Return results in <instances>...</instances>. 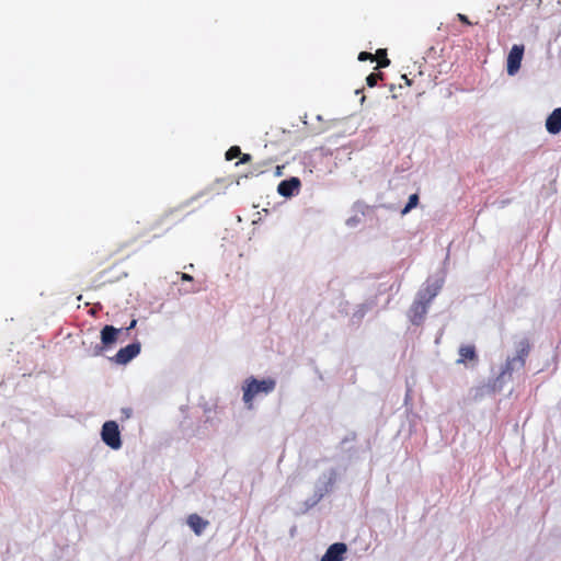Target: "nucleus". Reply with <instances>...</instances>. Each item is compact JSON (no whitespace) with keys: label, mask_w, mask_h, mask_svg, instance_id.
<instances>
[{"label":"nucleus","mask_w":561,"mask_h":561,"mask_svg":"<svg viewBox=\"0 0 561 561\" xmlns=\"http://www.w3.org/2000/svg\"><path fill=\"white\" fill-rule=\"evenodd\" d=\"M181 279L182 280H186V282H192L193 280V276H191L190 274L182 273L181 274Z\"/></svg>","instance_id":"nucleus-25"},{"label":"nucleus","mask_w":561,"mask_h":561,"mask_svg":"<svg viewBox=\"0 0 561 561\" xmlns=\"http://www.w3.org/2000/svg\"><path fill=\"white\" fill-rule=\"evenodd\" d=\"M419 204V195L417 194H412L410 195L409 197V202L408 204L404 206V208L401 210V214L402 215H407L408 213H410L414 207H416Z\"/></svg>","instance_id":"nucleus-17"},{"label":"nucleus","mask_w":561,"mask_h":561,"mask_svg":"<svg viewBox=\"0 0 561 561\" xmlns=\"http://www.w3.org/2000/svg\"><path fill=\"white\" fill-rule=\"evenodd\" d=\"M357 222H358V218L357 217H351V218L347 219L346 225L348 227H355L357 225Z\"/></svg>","instance_id":"nucleus-22"},{"label":"nucleus","mask_w":561,"mask_h":561,"mask_svg":"<svg viewBox=\"0 0 561 561\" xmlns=\"http://www.w3.org/2000/svg\"><path fill=\"white\" fill-rule=\"evenodd\" d=\"M122 332V329H116L113 325H105L101 330V342L103 347H110L117 341V335Z\"/></svg>","instance_id":"nucleus-13"},{"label":"nucleus","mask_w":561,"mask_h":561,"mask_svg":"<svg viewBox=\"0 0 561 561\" xmlns=\"http://www.w3.org/2000/svg\"><path fill=\"white\" fill-rule=\"evenodd\" d=\"M368 59H369V60H374V59H375V58H374V55H373V54H370V53H367V51H362V53H359V55H358V60H360V61H365V60H368Z\"/></svg>","instance_id":"nucleus-20"},{"label":"nucleus","mask_w":561,"mask_h":561,"mask_svg":"<svg viewBox=\"0 0 561 561\" xmlns=\"http://www.w3.org/2000/svg\"><path fill=\"white\" fill-rule=\"evenodd\" d=\"M373 305L370 302L362 304L357 307V309L354 311L352 319L360 321L368 310H370Z\"/></svg>","instance_id":"nucleus-16"},{"label":"nucleus","mask_w":561,"mask_h":561,"mask_svg":"<svg viewBox=\"0 0 561 561\" xmlns=\"http://www.w3.org/2000/svg\"><path fill=\"white\" fill-rule=\"evenodd\" d=\"M347 551V547L343 542H335L331 545L325 553L322 556L321 561H343V556Z\"/></svg>","instance_id":"nucleus-11"},{"label":"nucleus","mask_w":561,"mask_h":561,"mask_svg":"<svg viewBox=\"0 0 561 561\" xmlns=\"http://www.w3.org/2000/svg\"><path fill=\"white\" fill-rule=\"evenodd\" d=\"M276 379L267 377L257 379L253 376L248 377L241 387L242 401L248 410L254 409V401L271 394L276 389Z\"/></svg>","instance_id":"nucleus-2"},{"label":"nucleus","mask_w":561,"mask_h":561,"mask_svg":"<svg viewBox=\"0 0 561 561\" xmlns=\"http://www.w3.org/2000/svg\"><path fill=\"white\" fill-rule=\"evenodd\" d=\"M457 16L462 23L470 24V21L465 14L458 13Z\"/></svg>","instance_id":"nucleus-24"},{"label":"nucleus","mask_w":561,"mask_h":561,"mask_svg":"<svg viewBox=\"0 0 561 561\" xmlns=\"http://www.w3.org/2000/svg\"><path fill=\"white\" fill-rule=\"evenodd\" d=\"M251 160V156L248 154V153H244L241 156V159H240V162L239 163H247Z\"/></svg>","instance_id":"nucleus-23"},{"label":"nucleus","mask_w":561,"mask_h":561,"mask_svg":"<svg viewBox=\"0 0 561 561\" xmlns=\"http://www.w3.org/2000/svg\"><path fill=\"white\" fill-rule=\"evenodd\" d=\"M524 50V45H513L511 48L506 59V70L508 76H515L519 71Z\"/></svg>","instance_id":"nucleus-7"},{"label":"nucleus","mask_w":561,"mask_h":561,"mask_svg":"<svg viewBox=\"0 0 561 561\" xmlns=\"http://www.w3.org/2000/svg\"><path fill=\"white\" fill-rule=\"evenodd\" d=\"M187 525L192 528V530L197 535H202L206 527L209 525L208 520L202 518L197 514H191L187 517Z\"/></svg>","instance_id":"nucleus-14"},{"label":"nucleus","mask_w":561,"mask_h":561,"mask_svg":"<svg viewBox=\"0 0 561 561\" xmlns=\"http://www.w3.org/2000/svg\"><path fill=\"white\" fill-rule=\"evenodd\" d=\"M530 351V345L526 339L520 340L516 345V355L507 357L501 373L492 383L493 391H501L505 383L512 379V374L525 366L526 357Z\"/></svg>","instance_id":"nucleus-1"},{"label":"nucleus","mask_w":561,"mask_h":561,"mask_svg":"<svg viewBox=\"0 0 561 561\" xmlns=\"http://www.w3.org/2000/svg\"><path fill=\"white\" fill-rule=\"evenodd\" d=\"M102 442L114 450L122 447V438L118 424L115 421H106L101 430Z\"/></svg>","instance_id":"nucleus-5"},{"label":"nucleus","mask_w":561,"mask_h":561,"mask_svg":"<svg viewBox=\"0 0 561 561\" xmlns=\"http://www.w3.org/2000/svg\"><path fill=\"white\" fill-rule=\"evenodd\" d=\"M336 481V471L330 469L324 472L316 483L313 495L306 501L307 508L314 506L332 489Z\"/></svg>","instance_id":"nucleus-3"},{"label":"nucleus","mask_w":561,"mask_h":561,"mask_svg":"<svg viewBox=\"0 0 561 561\" xmlns=\"http://www.w3.org/2000/svg\"><path fill=\"white\" fill-rule=\"evenodd\" d=\"M141 350V345L139 342H134L128 344L125 347H122L113 357V360L118 365H126L131 359H134Z\"/></svg>","instance_id":"nucleus-8"},{"label":"nucleus","mask_w":561,"mask_h":561,"mask_svg":"<svg viewBox=\"0 0 561 561\" xmlns=\"http://www.w3.org/2000/svg\"><path fill=\"white\" fill-rule=\"evenodd\" d=\"M444 284V277L428 278L424 286L419 290L417 295L424 293V300L432 302V300L438 295Z\"/></svg>","instance_id":"nucleus-9"},{"label":"nucleus","mask_w":561,"mask_h":561,"mask_svg":"<svg viewBox=\"0 0 561 561\" xmlns=\"http://www.w3.org/2000/svg\"><path fill=\"white\" fill-rule=\"evenodd\" d=\"M377 54H378V55H380V56H381V55L386 56V50H385V49H378V50H377ZM389 64H390V60H389L387 57H385V58L380 61V67H387V66H389Z\"/></svg>","instance_id":"nucleus-21"},{"label":"nucleus","mask_w":561,"mask_h":561,"mask_svg":"<svg viewBox=\"0 0 561 561\" xmlns=\"http://www.w3.org/2000/svg\"><path fill=\"white\" fill-rule=\"evenodd\" d=\"M336 481V471L330 469L324 472L316 483L313 495L306 501L307 508L314 506L332 489Z\"/></svg>","instance_id":"nucleus-4"},{"label":"nucleus","mask_w":561,"mask_h":561,"mask_svg":"<svg viewBox=\"0 0 561 561\" xmlns=\"http://www.w3.org/2000/svg\"><path fill=\"white\" fill-rule=\"evenodd\" d=\"M241 154V150L238 146H232L227 152H226V159L228 161L233 160L234 158L239 157Z\"/></svg>","instance_id":"nucleus-18"},{"label":"nucleus","mask_w":561,"mask_h":561,"mask_svg":"<svg viewBox=\"0 0 561 561\" xmlns=\"http://www.w3.org/2000/svg\"><path fill=\"white\" fill-rule=\"evenodd\" d=\"M546 129L551 135H557L561 131V107L553 110L547 117Z\"/></svg>","instance_id":"nucleus-12"},{"label":"nucleus","mask_w":561,"mask_h":561,"mask_svg":"<svg viewBox=\"0 0 561 561\" xmlns=\"http://www.w3.org/2000/svg\"><path fill=\"white\" fill-rule=\"evenodd\" d=\"M431 304L424 300V293L422 295H416L414 302L412 304L409 317L413 324L419 325L425 318L427 313L428 306Z\"/></svg>","instance_id":"nucleus-6"},{"label":"nucleus","mask_w":561,"mask_h":561,"mask_svg":"<svg viewBox=\"0 0 561 561\" xmlns=\"http://www.w3.org/2000/svg\"><path fill=\"white\" fill-rule=\"evenodd\" d=\"M459 358L457 359L458 364H462L466 360H472L477 357L476 348L472 345H462L459 347Z\"/></svg>","instance_id":"nucleus-15"},{"label":"nucleus","mask_w":561,"mask_h":561,"mask_svg":"<svg viewBox=\"0 0 561 561\" xmlns=\"http://www.w3.org/2000/svg\"><path fill=\"white\" fill-rule=\"evenodd\" d=\"M300 187V180L298 178H290L282 181L277 186V192L284 197H293L298 194Z\"/></svg>","instance_id":"nucleus-10"},{"label":"nucleus","mask_w":561,"mask_h":561,"mask_svg":"<svg viewBox=\"0 0 561 561\" xmlns=\"http://www.w3.org/2000/svg\"><path fill=\"white\" fill-rule=\"evenodd\" d=\"M102 350H103V347H102V346L96 345V346H95V351H94V355H95V356L100 355V354H101V352H102Z\"/></svg>","instance_id":"nucleus-27"},{"label":"nucleus","mask_w":561,"mask_h":561,"mask_svg":"<svg viewBox=\"0 0 561 561\" xmlns=\"http://www.w3.org/2000/svg\"><path fill=\"white\" fill-rule=\"evenodd\" d=\"M379 79V75L377 73H370L367 78H366V82H367V85L368 87H375L376 83H377V80Z\"/></svg>","instance_id":"nucleus-19"},{"label":"nucleus","mask_w":561,"mask_h":561,"mask_svg":"<svg viewBox=\"0 0 561 561\" xmlns=\"http://www.w3.org/2000/svg\"><path fill=\"white\" fill-rule=\"evenodd\" d=\"M136 324H137V320L136 319L131 320L130 324L126 328V331L134 329L136 327Z\"/></svg>","instance_id":"nucleus-26"}]
</instances>
